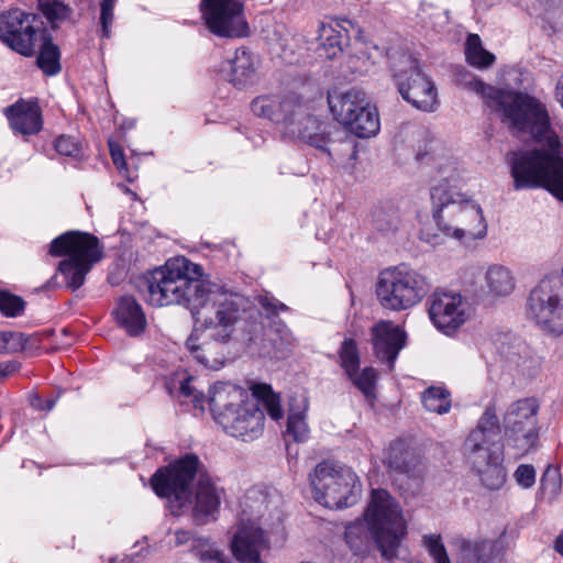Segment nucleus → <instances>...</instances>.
I'll list each match as a JSON object with an SVG mask.
<instances>
[{"instance_id":"f257e3e1","label":"nucleus","mask_w":563,"mask_h":563,"mask_svg":"<svg viewBox=\"0 0 563 563\" xmlns=\"http://www.w3.org/2000/svg\"><path fill=\"white\" fill-rule=\"evenodd\" d=\"M144 285V299L154 307L183 305L194 316H199L200 308L208 301L213 302L214 317L205 319L203 330L210 341L198 344L191 334L186 346L198 363L213 371L220 369L225 361L223 344L230 340L235 323L245 311L247 298L205 279L202 266L184 256L169 258L163 266L155 268Z\"/></svg>"},{"instance_id":"f03ea898","label":"nucleus","mask_w":563,"mask_h":563,"mask_svg":"<svg viewBox=\"0 0 563 563\" xmlns=\"http://www.w3.org/2000/svg\"><path fill=\"white\" fill-rule=\"evenodd\" d=\"M196 476L192 516L198 525H206L217 519L225 489L219 478L207 472L198 455L186 453L157 468L151 477V486L158 497L167 499L170 514L177 517L190 503Z\"/></svg>"},{"instance_id":"7ed1b4c3","label":"nucleus","mask_w":563,"mask_h":563,"mask_svg":"<svg viewBox=\"0 0 563 563\" xmlns=\"http://www.w3.org/2000/svg\"><path fill=\"white\" fill-rule=\"evenodd\" d=\"M406 528L399 504L386 489L378 488L372 489L363 518L345 525L343 538L355 563L368 558L373 543L389 561L396 558Z\"/></svg>"},{"instance_id":"20e7f679","label":"nucleus","mask_w":563,"mask_h":563,"mask_svg":"<svg viewBox=\"0 0 563 563\" xmlns=\"http://www.w3.org/2000/svg\"><path fill=\"white\" fill-rule=\"evenodd\" d=\"M468 86L501 113V122L514 135H528L538 143L545 142L552 151L561 147L548 108L540 99L527 92L493 87L476 77H472Z\"/></svg>"},{"instance_id":"39448f33","label":"nucleus","mask_w":563,"mask_h":563,"mask_svg":"<svg viewBox=\"0 0 563 563\" xmlns=\"http://www.w3.org/2000/svg\"><path fill=\"white\" fill-rule=\"evenodd\" d=\"M432 218L446 238L462 243L484 239L487 223L479 205L457 189L449 177H442L430 189Z\"/></svg>"},{"instance_id":"423d86ee","label":"nucleus","mask_w":563,"mask_h":563,"mask_svg":"<svg viewBox=\"0 0 563 563\" xmlns=\"http://www.w3.org/2000/svg\"><path fill=\"white\" fill-rule=\"evenodd\" d=\"M501 440L496 406L489 404L464 443L473 471L481 484L489 490L500 489L507 477Z\"/></svg>"},{"instance_id":"0eeeda50","label":"nucleus","mask_w":563,"mask_h":563,"mask_svg":"<svg viewBox=\"0 0 563 563\" xmlns=\"http://www.w3.org/2000/svg\"><path fill=\"white\" fill-rule=\"evenodd\" d=\"M209 407L216 422L234 438L253 441L264 431V410L242 387L217 382L209 391Z\"/></svg>"},{"instance_id":"6e6552de","label":"nucleus","mask_w":563,"mask_h":563,"mask_svg":"<svg viewBox=\"0 0 563 563\" xmlns=\"http://www.w3.org/2000/svg\"><path fill=\"white\" fill-rule=\"evenodd\" d=\"M559 150L514 152L510 157V174L515 189L543 188L563 201V157Z\"/></svg>"},{"instance_id":"1a4fd4ad","label":"nucleus","mask_w":563,"mask_h":563,"mask_svg":"<svg viewBox=\"0 0 563 563\" xmlns=\"http://www.w3.org/2000/svg\"><path fill=\"white\" fill-rule=\"evenodd\" d=\"M314 500L329 509H344L357 504L362 484L349 466L334 461H322L309 474Z\"/></svg>"},{"instance_id":"9d476101","label":"nucleus","mask_w":563,"mask_h":563,"mask_svg":"<svg viewBox=\"0 0 563 563\" xmlns=\"http://www.w3.org/2000/svg\"><path fill=\"white\" fill-rule=\"evenodd\" d=\"M428 290L427 278L405 264L380 272L376 285L379 303L391 311L407 310L416 306Z\"/></svg>"},{"instance_id":"9b49d317","label":"nucleus","mask_w":563,"mask_h":563,"mask_svg":"<svg viewBox=\"0 0 563 563\" xmlns=\"http://www.w3.org/2000/svg\"><path fill=\"white\" fill-rule=\"evenodd\" d=\"M540 404L534 397L512 401L503 415L500 430L504 433V446L522 456L538 446L540 427L538 413Z\"/></svg>"},{"instance_id":"f8f14e48","label":"nucleus","mask_w":563,"mask_h":563,"mask_svg":"<svg viewBox=\"0 0 563 563\" xmlns=\"http://www.w3.org/2000/svg\"><path fill=\"white\" fill-rule=\"evenodd\" d=\"M335 120L357 137L367 139L379 131L377 109L366 99L364 91L352 88L339 96H328Z\"/></svg>"},{"instance_id":"ddd939ff","label":"nucleus","mask_w":563,"mask_h":563,"mask_svg":"<svg viewBox=\"0 0 563 563\" xmlns=\"http://www.w3.org/2000/svg\"><path fill=\"white\" fill-rule=\"evenodd\" d=\"M393 80L401 98L418 110L433 112L438 106L434 82L423 74L419 60L401 54L393 63Z\"/></svg>"},{"instance_id":"4468645a","label":"nucleus","mask_w":563,"mask_h":563,"mask_svg":"<svg viewBox=\"0 0 563 563\" xmlns=\"http://www.w3.org/2000/svg\"><path fill=\"white\" fill-rule=\"evenodd\" d=\"M46 31L42 16L19 8L0 14V41L12 51L32 56L38 45V37Z\"/></svg>"},{"instance_id":"2eb2a0df","label":"nucleus","mask_w":563,"mask_h":563,"mask_svg":"<svg viewBox=\"0 0 563 563\" xmlns=\"http://www.w3.org/2000/svg\"><path fill=\"white\" fill-rule=\"evenodd\" d=\"M246 0H200V12L208 30L220 37L246 36L244 15Z\"/></svg>"},{"instance_id":"dca6fc26","label":"nucleus","mask_w":563,"mask_h":563,"mask_svg":"<svg viewBox=\"0 0 563 563\" xmlns=\"http://www.w3.org/2000/svg\"><path fill=\"white\" fill-rule=\"evenodd\" d=\"M251 110L256 117L283 124L287 130L307 113L302 97L291 90L258 96L252 100Z\"/></svg>"},{"instance_id":"f3484780","label":"nucleus","mask_w":563,"mask_h":563,"mask_svg":"<svg viewBox=\"0 0 563 563\" xmlns=\"http://www.w3.org/2000/svg\"><path fill=\"white\" fill-rule=\"evenodd\" d=\"M433 325L445 334L454 333L468 319V303L457 292L434 291L428 299Z\"/></svg>"},{"instance_id":"a211bd4d","label":"nucleus","mask_w":563,"mask_h":563,"mask_svg":"<svg viewBox=\"0 0 563 563\" xmlns=\"http://www.w3.org/2000/svg\"><path fill=\"white\" fill-rule=\"evenodd\" d=\"M52 256H67L92 266L103 257L104 247L99 239L88 232L68 231L55 238L49 245Z\"/></svg>"},{"instance_id":"6ab92c4d","label":"nucleus","mask_w":563,"mask_h":563,"mask_svg":"<svg viewBox=\"0 0 563 563\" xmlns=\"http://www.w3.org/2000/svg\"><path fill=\"white\" fill-rule=\"evenodd\" d=\"M269 545L264 530L250 518L241 517L231 540V550L239 563H263L261 553Z\"/></svg>"},{"instance_id":"aec40b11","label":"nucleus","mask_w":563,"mask_h":563,"mask_svg":"<svg viewBox=\"0 0 563 563\" xmlns=\"http://www.w3.org/2000/svg\"><path fill=\"white\" fill-rule=\"evenodd\" d=\"M289 133L305 141L309 145L332 156V145L343 142L345 130L335 124L321 122L317 117L306 113L295 126L288 130Z\"/></svg>"},{"instance_id":"412c9836","label":"nucleus","mask_w":563,"mask_h":563,"mask_svg":"<svg viewBox=\"0 0 563 563\" xmlns=\"http://www.w3.org/2000/svg\"><path fill=\"white\" fill-rule=\"evenodd\" d=\"M387 466L394 472L406 475L420 485L427 476L426 459L409 442L402 439L390 443L387 454Z\"/></svg>"},{"instance_id":"4be33fe9","label":"nucleus","mask_w":563,"mask_h":563,"mask_svg":"<svg viewBox=\"0 0 563 563\" xmlns=\"http://www.w3.org/2000/svg\"><path fill=\"white\" fill-rule=\"evenodd\" d=\"M371 334L375 355L393 369L399 352L406 345V333L389 321H380L372 328Z\"/></svg>"},{"instance_id":"5701e85b","label":"nucleus","mask_w":563,"mask_h":563,"mask_svg":"<svg viewBox=\"0 0 563 563\" xmlns=\"http://www.w3.org/2000/svg\"><path fill=\"white\" fill-rule=\"evenodd\" d=\"M260 58L249 48L242 46L235 49L234 57L225 60L222 71L228 80L239 89L253 85L257 79Z\"/></svg>"},{"instance_id":"b1692460","label":"nucleus","mask_w":563,"mask_h":563,"mask_svg":"<svg viewBox=\"0 0 563 563\" xmlns=\"http://www.w3.org/2000/svg\"><path fill=\"white\" fill-rule=\"evenodd\" d=\"M10 128L21 135L37 134L43 128L41 109L36 102L20 100L5 109Z\"/></svg>"},{"instance_id":"393cba45","label":"nucleus","mask_w":563,"mask_h":563,"mask_svg":"<svg viewBox=\"0 0 563 563\" xmlns=\"http://www.w3.org/2000/svg\"><path fill=\"white\" fill-rule=\"evenodd\" d=\"M563 292V286L558 276H547L541 279L530 291L527 298V316L533 318L541 311L552 307L554 300Z\"/></svg>"},{"instance_id":"a878e982","label":"nucleus","mask_w":563,"mask_h":563,"mask_svg":"<svg viewBox=\"0 0 563 563\" xmlns=\"http://www.w3.org/2000/svg\"><path fill=\"white\" fill-rule=\"evenodd\" d=\"M118 323L131 336H137L146 328V318L141 305L132 296L121 297L114 311Z\"/></svg>"},{"instance_id":"bb28decb","label":"nucleus","mask_w":563,"mask_h":563,"mask_svg":"<svg viewBox=\"0 0 563 563\" xmlns=\"http://www.w3.org/2000/svg\"><path fill=\"white\" fill-rule=\"evenodd\" d=\"M41 42L36 65L45 76H56L62 70L60 49L53 43L51 33L46 30L38 37Z\"/></svg>"},{"instance_id":"cd10ccee","label":"nucleus","mask_w":563,"mask_h":563,"mask_svg":"<svg viewBox=\"0 0 563 563\" xmlns=\"http://www.w3.org/2000/svg\"><path fill=\"white\" fill-rule=\"evenodd\" d=\"M496 544L489 540L460 543L461 563H496Z\"/></svg>"},{"instance_id":"c85d7f7f","label":"nucleus","mask_w":563,"mask_h":563,"mask_svg":"<svg viewBox=\"0 0 563 563\" xmlns=\"http://www.w3.org/2000/svg\"><path fill=\"white\" fill-rule=\"evenodd\" d=\"M252 396L258 406H263L271 419L279 421L284 418V410L279 394L275 393L271 385L255 383L251 387Z\"/></svg>"},{"instance_id":"c756f323","label":"nucleus","mask_w":563,"mask_h":563,"mask_svg":"<svg viewBox=\"0 0 563 563\" xmlns=\"http://www.w3.org/2000/svg\"><path fill=\"white\" fill-rule=\"evenodd\" d=\"M340 25L336 23L335 26L332 24L320 23L319 26V49L320 56H325L327 58H335L339 53L342 52L343 45L346 42V35H343L340 30H338Z\"/></svg>"},{"instance_id":"7c9ffc66","label":"nucleus","mask_w":563,"mask_h":563,"mask_svg":"<svg viewBox=\"0 0 563 563\" xmlns=\"http://www.w3.org/2000/svg\"><path fill=\"white\" fill-rule=\"evenodd\" d=\"M91 269L92 266L66 257L59 262L57 273L63 277L64 287L76 291L85 284L86 276Z\"/></svg>"},{"instance_id":"2f4dec72","label":"nucleus","mask_w":563,"mask_h":563,"mask_svg":"<svg viewBox=\"0 0 563 563\" xmlns=\"http://www.w3.org/2000/svg\"><path fill=\"white\" fill-rule=\"evenodd\" d=\"M531 320L547 333L554 336L563 335V291L556 300H554L552 307H549L547 311H541L536 314Z\"/></svg>"},{"instance_id":"473e14b6","label":"nucleus","mask_w":563,"mask_h":563,"mask_svg":"<svg viewBox=\"0 0 563 563\" xmlns=\"http://www.w3.org/2000/svg\"><path fill=\"white\" fill-rule=\"evenodd\" d=\"M465 58L471 66L479 69L492 66L496 60L495 55L483 47L479 35L475 33L468 34L466 38Z\"/></svg>"},{"instance_id":"72a5a7b5","label":"nucleus","mask_w":563,"mask_h":563,"mask_svg":"<svg viewBox=\"0 0 563 563\" xmlns=\"http://www.w3.org/2000/svg\"><path fill=\"white\" fill-rule=\"evenodd\" d=\"M485 278L490 292L496 296H507L515 288V280L510 271L503 265H492Z\"/></svg>"},{"instance_id":"f704fd0d","label":"nucleus","mask_w":563,"mask_h":563,"mask_svg":"<svg viewBox=\"0 0 563 563\" xmlns=\"http://www.w3.org/2000/svg\"><path fill=\"white\" fill-rule=\"evenodd\" d=\"M307 404L305 400L298 408L294 404H289V412L287 417L286 433L291 437L296 442H303L308 438L309 428L306 422Z\"/></svg>"},{"instance_id":"c9c22d12","label":"nucleus","mask_w":563,"mask_h":563,"mask_svg":"<svg viewBox=\"0 0 563 563\" xmlns=\"http://www.w3.org/2000/svg\"><path fill=\"white\" fill-rule=\"evenodd\" d=\"M421 400L428 411L439 415L448 413L452 407L451 393L444 387L431 386L427 388Z\"/></svg>"},{"instance_id":"e433bc0d","label":"nucleus","mask_w":563,"mask_h":563,"mask_svg":"<svg viewBox=\"0 0 563 563\" xmlns=\"http://www.w3.org/2000/svg\"><path fill=\"white\" fill-rule=\"evenodd\" d=\"M340 366L347 377H352L360 369V352L357 343L352 338H346L339 349Z\"/></svg>"},{"instance_id":"4c0bfd02","label":"nucleus","mask_w":563,"mask_h":563,"mask_svg":"<svg viewBox=\"0 0 563 563\" xmlns=\"http://www.w3.org/2000/svg\"><path fill=\"white\" fill-rule=\"evenodd\" d=\"M347 378L364 395L366 399H375L377 372L374 367L367 366L363 368L361 372L360 369L355 371L352 377Z\"/></svg>"},{"instance_id":"58836bf2","label":"nucleus","mask_w":563,"mask_h":563,"mask_svg":"<svg viewBox=\"0 0 563 563\" xmlns=\"http://www.w3.org/2000/svg\"><path fill=\"white\" fill-rule=\"evenodd\" d=\"M38 9L53 30H56L71 13L68 5L57 0L46 2L38 1Z\"/></svg>"},{"instance_id":"ea45409f","label":"nucleus","mask_w":563,"mask_h":563,"mask_svg":"<svg viewBox=\"0 0 563 563\" xmlns=\"http://www.w3.org/2000/svg\"><path fill=\"white\" fill-rule=\"evenodd\" d=\"M1 339V354L25 351L27 350L29 341L34 340L33 336H26L22 332L13 331H2Z\"/></svg>"},{"instance_id":"a19ab883","label":"nucleus","mask_w":563,"mask_h":563,"mask_svg":"<svg viewBox=\"0 0 563 563\" xmlns=\"http://www.w3.org/2000/svg\"><path fill=\"white\" fill-rule=\"evenodd\" d=\"M25 309V301L20 296L0 289V312L10 318L19 317Z\"/></svg>"},{"instance_id":"79ce46f5","label":"nucleus","mask_w":563,"mask_h":563,"mask_svg":"<svg viewBox=\"0 0 563 563\" xmlns=\"http://www.w3.org/2000/svg\"><path fill=\"white\" fill-rule=\"evenodd\" d=\"M541 490L548 495L549 499H554L561 492L562 479L559 471L554 467H548L540 479Z\"/></svg>"},{"instance_id":"37998d69","label":"nucleus","mask_w":563,"mask_h":563,"mask_svg":"<svg viewBox=\"0 0 563 563\" xmlns=\"http://www.w3.org/2000/svg\"><path fill=\"white\" fill-rule=\"evenodd\" d=\"M423 544L434 563H451L440 534L423 536Z\"/></svg>"},{"instance_id":"c03bdc74","label":"nucleus","mask_w":563,"mask_h":563,"mask_svg":"<svg viewBox=\"0 0 563 563\" xmlns=\"http://www.w3.org/2000/svg\"><path fill=\"white\" fill-rule=\"evenodd\" d=\"M115 0H101L100 2V24L102 37H110V27L114 19Z\"/></svg>"},{"instance_id":"a18cd8bd","label":"nucleus","mask_w":563,"mask_h":563,"mask_svg":"<svg viewBox=\"0 0 563 563\" xmlns=\"http://www.w3.org/2000/svg\"><path fill=\"white\" fill-rule=\"evenodd\" d=\"M55 150L64 156H77L80 152L79 144L67 135H60L55 140Z\"/></svg>"},{"instance_id":"49530a36","label":"nucleus","mask_w":563,"mask_h":563,"mask_svg":"<svg viewBox=\"0 0 563 563\" xmlns=\"http://www.w3.org/2000/svg\"><path fill=\"white\" fill-rule=\"evenodd\" d=\"M515 478L523 488H530L536 483V470L530 464H521L515 472Z\"/></svg>"},{"instance_id":"de8ad7c7","label":"nucleus","mask_w":563,"mask_h":563,"mask_svg":"<svg viewBox=\"0 0 563 563\" xmlns=\"http://www.w3.org/2000/svg\"><path fill=\"white\" fill-rule=\"evenodd\" d=\"M258 305L266 312L267 317L277 316L279 311L288 310L285 303L268 295L260 296Z\"/></svg>"},{"instance_id":"09e8293b","label":"nucleus","mask_w":563,"mask_h":563,"mask_svg":"<svg viewBox=\"0 0 563 563\" xmlns=\"http://www.w3.org/2000/svg\"><path fill=\"white\" fill-rule=\"evenodd\" d=\"M111 159L120 173L128 172V164L122 147L112 141L109 142Z\"/></svg>"},{"instance_id":"8fccbe9b","label":"nucleus","mask_w":563,"mask_h":563,"mask_svg":"<svg viewBox=\"0 0 563 563\" xmlns=\"http://www.w3.org/2000/svg\"><path fill=\"white\" fill-rule=\"evenodd\" d=\"M426 25L433 29L443 27L449 22L448 11L435 9V12H430L428 16L423 18Z\"/></svg>"},{"instance_id":"3c124183","label":"nucleus","mask_w":563,"mask_h":563,"mask_svg":"<svg viewBox=\"0 0 563 563\" xmlns=\"http://www.w3.org/2000/svg\"><path fill=\"white\" fill-rule=\"evenodd\" d=\"M31 406L36 410L49 411L56 405L55 398H43L40 395H32L30 398Z\"/></svg>"},{"instance_id":"603ef678","label":"nucleus","mask_w":563,"mask_h":563,"mask_svg":"<svg viewBox=\"0 0 563 563\" xmlns=\"http://www.w3.org/2000/svg\"><path fill=\"white\" fill-rule=\"evenodd\" d=\"M191 380H192V377L188 376L180 382L179 395L185 398L194 397L195 407H197L198 402L200 400H199V397L197 395H195V388L191 386Z\"/></svg>"},{"instance_id":"864d4df0","label":"nucleus","mask_w":563,"mask_h":563,"mask_svg":"<svg viewBox=\"0 0 563 563\" xmlns=\"http://www.w3.org/2000/svg\"><path fill=\"white\" fill-rule=\"evenodd\" d=\"M397 225H398V220L397 218L393 217L390 219H388L385 223H383L380 221V219L378 218V216L376 217L375 219V227L378 231L380 232H384V233H387L389 231H394L397 229Z\"/></svg>"},{"instance_id":"5fc2aeb1","label":"nucleus","mask_w":563,"mask_h":563,"mask_svg":"<svg viewBox=\"0 0 563 563\" xmlns=\"http://www.w3.org/2000/svg\"><path fill=\"white\" fill-rule=\"evenodd\" d=\"M421 239L424 240L426 242L430 243V244H438L439 243V235L438 234H429L428 232L426 231H421Z\"/></svg>"},{"instance_id":"6e6d98bb","label":"nucleus","mask_w":563,"mask_h":563,"mask_svg":"<svg viewBox=\"0 0 563 563\" xmlns=\"http://www.w3.org/2000/svg\"><path fill=\"white\" fill-rule=\"evenodd\" d=\"M16 365L14 363H9L5 365L0 364V378L8 376L11 372L15 369Z\"/></svg>"},{"instance_id":"4d7b16f0","label":"nucleus","mask_w":563,"mask_h":563,"mask_svg":"<svg viewBox=\"0 0 563 563\" xmlns=\"http://www.w3.org/2000/svg\"><path fill=\"white\" fill-rule=\"evenodd\" d=\"M210 558L216 562V563H231L230 560H228L222 553L218 552V551H213L210 555Z\"/></svg>"},{"instance_id":"13d9d810","label":"nucleus","mask_w":563,"mask_h":563,"mask_svg":"<svg viewBox=\"0 0 563 563\" xmlns=\"http://www.w3.org/2000/svg\"><path fill=\"white\" fill-rule=\"evenodd\" d=\"M558 101L563 107V77L559 80V84L556 86V92H555Z\"/></svg>"},{"instance_id":"bf43d9fd","label":"nucleus","mask_w":563,"mask_h":563,"mask_svg":"<svg viewBox=\"0 0 563 563\" xmlns=\"http://www.w3.org/2000/svg\"><path fill=\"white\" fill-rule=\"evenodd\" d=\"M34 338V340L32 341H29V344H27V350L29 349H33V347H37L38 345V339L36 335H32Z\"/></svg>"},{"instance_id":"052dcab7","label":"nucleus","mask_w":563,"mask_h":563,"mask_svg":"<svg viewBox=\"0 0 563 563\" xmlns=\"http://www.w3.org/2000/svg\"><path fill=\"white\" fill-rule=\"evenodd\" d=\"M56 278H57V275L53 276V277L47 282L46 288H49L53 284H55Z\"/></svg>"},{"instance_id":"680f3d73","label":"nucleus","mask_w":563,"mask_h":563,"mask_svg":"<svg viewBox=\"0 0 563 563\" xmlns=\"http://www.w3.org/2000/svg\"><path fill=\"white\" fill-rule=\"evenodd\" d=\"M559 547L563 545V533L558 537Z\"/></svg>"},{"instance_id":"e2e57ef3","label":"nucleus","mask_w":563,"mask_h":563,"mask_svg":"<svg viewBox=\"0 0 563 563\" xmlns=\"http://www.w3.org/2000/svg\"><path fill=\"white\" fill-rule=\"evenodd\" d=\"M274 356L277 358L285 357V353L282 350H279V353H276Z\"/></svg>"},{"instance_id":"0e129e2a","label":"nucleus","mask_w":563,"mask_h":563,"mask_svg":"<svg viewBox=\"0 0 563 563\" xmlns=\"http://www.w3.org/2000/svg\"><path fill=\"white\" fill-rule=\"evenodd\" d=\"M111 563H131V561L128 559H123L120 562H111Z\"/></svg>"}]
</instances>
